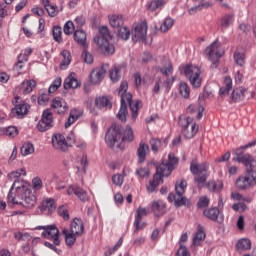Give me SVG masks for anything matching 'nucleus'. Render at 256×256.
I'll return each mask as SVG.
<instances>
[{
	"mask_svg": "<svg viewBox=\"0 0 256 256\" xmlns=\"http://www.w3.org/2000/svg\"><path fill=\"white\" fill-rule=\"evenodd\" d=\"M61 87V78H56L54 82L50 85L48 93H55Z\"/></svg>",
	"mask_w": 256,
	"mask_h": 256,
	"instance_id": "56",
	"label": "nucleus"
},
{
	"mask_svg": "<svg viewBox=\"0 0 256 256\" xmlns=\"http://www.w3.org/2000/svg\"><path fill=\"white\" fill-rule=\"evenodd\" d=\"M133 129L129 126L126 127L123 136V127L121 125L113 124L112 128L108 130L106 134V143L107 145L113 149L117 143H123V141H133Z\"/></svg>",
	"mask_w": 256,
	"mask_h": 256,
	"instance_id": "2",
	"label": "nucleus"
},
{
	"mask_svg": "<svg viewBox=\"0 0 256 256\" xmlns=\"http://www.w3.org/2000/svg\"><path fill=\"white\" fill-rule=\"evenodd\" d=\"M72 233L75 235H83V231H85V226L83 225V221L81 219L75 218L70 224V229Z\"/></svg>",
	"mask_w": 256,
	"mask_h": 256,
	"instance_id": "23",
	"label": "nucleus"
},
{
	"mask_svg": "<svg viewBox=\"0 0 256 256\" xmlns=\"http://www.w3.org/2000/svg\"><path fill=\"white\" fill-rule=\"evenodd\" d=\"M37 82L35 80H25L21 84V89L24 95H29L35 89Z\"/></svg>",
	"mask_w": 256,
	"mask_h": 256,
	"instance_id": "30",
	"label": "nucleus"
},
{
	"mask_svg": "<svg viewBox=\"0 0 256 256\" xmlns=\"http://www.w3.org/2000/svg\"><path fill=\"white\" fill-rule=\"evenodd\" d=\"M173 25H175V20L173 18H165L164 22L160 26L161 33H167Z\"/></svg>",
	"mask_w": 256,
	"mask_h": 256,
	"instance_id": "40",
	"label": "nucleus"
},
{
	"mask_svg": "<svg viewBox=\"0 0 256 256\" xmlns=\"http://www.w3.org/2000/svg\"><path fill=\"white\" fill-rule=\"evenodd\" d=\"M179 125L182 128V134L186 139H193V137L197 135V131H199V126H197V123L191 117H180Z\"/></svg>",
	"mask_w": 256,
	"mask_h": 256,
	"instance_id": "8",
	"label": "nucleus"
},
{
	"mask_svg": "<svg viewBox=\"0 0 256 256\" xmlns=\"http://www.w3.org/2000/svg\"><path fill=\"white\" fill-rule=\"evenodd\" d=\"M205 231L203 230V226L200 224L198 225L195 237L193 239V244L194 245H200L201 241H205Z\"/></svg>",
	"mask_w": 256,
	"mask_h": 256,
	"instance_id": "34",
	"label": "nucleus"
},
{
	"mask_svg": "<svg viewBox=\"0 0 256 256\" xmlns=\"http://www.w3.org/2000/svg\"><path fill=\"white\" fill-rule=\"evenodd\" d=\"M186 187H187V181L181 180L179 183H176V186H175L176 195L173 193H170L168 195V201H170V203L174 201L175 207H183V205L186 207H189L190 205L189 199L183 196L185 194Z\"/></svg>",
	"mask_w": 256,
	"mask_h": 256,
	"instance_id": "6",
	"label": "nucleus"
},
{
	"mask_svg": "<svg viewBox=\"0 0 256 256\" xmlns=\"http://www.w3.org/2000/svg\"><path fill=\"white\" fill-rule=\"evenodd\" d=\"M236 249L238 252L249 251L251 249V240L247 238L240 239L236 244Z\"/></svg>",
	"mask_w": 256,
	"mask_h": 256,
	"instance_id": "31",
	"label": "nucleus"
},
{
	"mask_svg": "<svg viewBox=\"0 0 256 256\" xmlns=\"http://www.w3.org/2000/svg\"><path fill=\"white\" fill-rule=\"evenodd\" d=\"M204 215L207 217V219H210V221H218V223H223V216H221V212L217 207L204 210Z\"/></svg>",
	"mask_w": 256,
	"mask_h": 256,
	"instance_id": "20",
	"label": "nucleus"
},
{
	"mask_svg": "<svg viewBox=\"0 0 256 256\" xmlns=\"http://www.w3.org/2000/svg\"><path fill=\"white\" fill-rule=\"evenodd\" d=\"M74 40L80 47L83 49H87V34L83 30H76L74 32Z\"/></svg>",
	"mask_w": 256,
	"mask_h": 256,
	"instance_id": "26",
	"label": "nucleus"
},
{
	"mask_svg": "<svg viewBox=\"0 0 256 256\" xmlns=\"http://www.w3.org/2000/svg\"><path fill=\"white\" fill-rule=\"evenodd\" d=\"M151 211L156 217H161V215H165L167 213V205L163 200H154L151 203Z\"/></svg>",
	"mask_w": 256,
	"mask_h": 256,
	"instance_id": "18",
	"label": "nucleus"
},
{
	"mask_svg": "<svg viewBox=\"0 0 256 256\" xmlns=\"http://www.w3.org/2000/svg\"><path fill=\"white\" fill-rule=\"evenodd\" d=\"M13 105L15 106L12 109L13 117H17L18 119H23L27 113H29V106L27 103L21 102V97L15 96L12 100Z\"/></svg>",
	"mask_w": 256,
	"mask_h": 256,
	"instance_id": "11",
	"label": "nucleus"
},
{
	"mask_svg": "<svg viewBox=\"0 0 256 256\" xmlns=\"http://www.w3.org/2000/svg\"><path fill=\"white\" fill-rule=\"evenodd\" d=\"M95 105L98 107V109H103V107H107L108 109H111L112 105L109 99L107 97H98L95 99Z\"/></svg>",
	"mask_w": 256,
	"mask_h": 256,
	"instance_id": "36",
	"label": "nucleus"
},
{
	"mask_svg": "<svg viewBox=\"0 0 256 256\" xmlns=\"http://www.w3.org/2000/svg\"><path fill=\"white\" fill-rule=\"evenodd\" d=\"M160 73H162V75L165 77H170L169 75L173 73V64L169 63L168 67H162L160 69Z\"/></svg>",
	"mask_w": 256,
	"mask_h": 256,
	"instance_id": "61",
	"label": "nucleus"
},
{
	"mask_svg": "<svg viewBox=\"0 0 256 256\" xmlns=\"http://www.w3.org/2000/svg\"><path fill=\"white\" fill-rule=\"evenodd\" d=\"M109 23L111 27L116 29L117 27H121L123 25V16L121 15H112L109 16Z\"/></svg>",
	"mask_w": 256,
	"mask_h": 256,
	"instance_id": "39",
	"label": "nucleus"
},
{
	"mask_svg": "<svg viewBox=\"0 0 256 256\" xmlns=\"http://www.w3.org/2000/svg\"><path fill=\"white\" fill-rule=\"evenodd\" d=\"M150 145H151L152 151H154V153H157V151H159L161 147V140L157 138H152L150 140Z\"/></svg>",
	"mask_w": 256,
	"mask_h": 256,
	"instance_id": "55",
	"label": "nucleus"
},
{
	"mask_svg": "<svg viewBox=\"0 0 256 256\" xmlns=\"http://www.w3.org/2000/svg\"><path fill=\"white\" fill-rule=\"evenodd\" d=\"M234 60L240 67L245 65V53L243 52H235L234 53Z\"/></svg>",
	"mask_w": 256,
	"mask_h": 256,
	"instance_id": "50",
	"label": "nucleus"
},
{
	"mask_svg": "<svg viewBox=\"0 0 256 256\" xmlns=\"http://www.w3.org/2000/svg\"><path fill=\"white\" fill-rule=\"evenodd\" d=\"M118 35L121 39H123L124 41H127V39H129V37L131 36V32L129 31V28L125 26L119 27Z\"/></svg>",
	"mask_w": 256,
	"mask_h": 256,
	"instance_id": "46",
	"label": "nucleus"
},
{
	"mask_svg": "<svg viewBox=\"0 0 256 256\" xmlns=\"http://www.w3.org/2000/svg\"><path fill=\"white\" fill-rule=\"evenodd\" d=\"M207 187L209 191H221L223 189V182H218V184L215 181H210L207 184Z\"/></svg>",
	"mask_w": 256,
	"mask_h": 256,
	"instance_id": "51",
	"label": "nucleus"
},
{
	"mask_svg": "<svg viewBox=\"0 0 256 256\" xmlns=\"http://www.w3.org/2000/svg\"><path fill=\"white\" fill-rule=\"evenodd\" d=\"M62 234L64 235L67 247H73L75 245V242L77 241V237H79L77 234L67 228H63Z\"/></svg>",
	"mask_w": 256,
	"mask_h": 256,
	"instance_id": "21",
	"label": "nucleus"
},
{
	"mask_svg": "<svg viewBox=\"0 0 256 256\" xmlns=\"http://www.w3.org/2000/svg\"><path fill=\"white\" fill-rule=\"evenodd\" d=\"M109 75H110L111 81H113V83H117V81H119L121 79V68L114 66L110 70Z\"/></svg>",
	"mask_w": 256,
	"mask_h": 256,
	"instance_id": "41",
	"label": "nucleus"
},
{
	"mask_svg": "<svg viewBox=\"0 0 256 256\" xmlns=\"http://www.w3.org/2000/svg\"><path fill=\"white\" fill-rule=\"evenodd\" d=\"M246 93H247L246 88H244V87L236 88L233 90V92L231 94V99L235 103H237V101H243V99H245Z\"/></svg>",
	"mask_w": 256,
	"mask_h": 256,
	"instance_id": "28",
	"label": "nucleus"
},
{
	"mask_svg": "<svg viewBox=\"0 0 256 256\" xmlns=\"http://www.w3.org/2000/svg\"><path fill=\"white\" fill-rule=\"evenodd\" d=\"M99 33L101 36H96L94 42L100 47V51L103 55H113V53H115V46L109 43V39H111L109 28L102 26L99 28Z\"/></svg>",
	"mask_w": 256,
	"mask_h": 256,
	"instance_id": "4",
	"label": "nucleus"
},
{
	"mask_svg": "<svg viewBox=\"0 0 256 256\" xmlns=\"http://www.w3.org/2000/svg\"><path fill=\"white\" fill-rule=\"evenodd\" d=\"M73 31H75V25L73 24V22H71V21L66 22L64 25L65 35H71V33H73Z\"/></svg>",
	"mask_w": 256,
	"mask_h": 256,
	"instance_id": "60",
	"label": "nucleus"
},
{
	"mask_svg": "<svg viewBox=\"0 0 256 256\" xmlns=\"http://www.w3.org/2000/svg\"><path fill=\"white\" fill-rule=\"evenodd\" d=\"M177 163H179V158H177L174 153H170L168 155V160H163L156 169L163 173V177H169Z\"/></svg>",
	"mask_w": 256,
	"mask_h": 256,
	"instance_id": "9",
	"label": "nucleus"
},
{
	"mask_svg": "<svg viewBox=\"0 0 256 256\" xmlns=\"http://www.w3.org/2000/svg\"><path fill=\"white\" fill-rule=\"evenodd\" d=\"M235 19V14H226L221 18V27L223 29H227L229 25H233V21Z\"/></svg>",
	"mask_w": 256,
	"mask_h": 256,
	"instance_id": "37",
	"label": "nucleus"
},
{
	"mask_svg": "<svg viewBox=\"0 0 256 256\" xmlns=\"http://www.w3.org/2000/svg\"><path fill=\"white\" fill-rule=\"evenodd\" d=\"M163 177V172H160L159 169L156 168V173L153 176V180H151L146 187L148 193H155V191H157L159 184L163 183Z\"/></svg>",
	"mask_w": 256,
	"mask_h": 256,
	"instance_id": "15",
	"label": "nucleus"
},
{
	"mask_svg": "<svg viewBox=\"0 0 256 256\" xmlns=\"http://www.w3.org/2000/svg\"><path fill=\"white\" fill-rule=\"evenodd\" d=\"M27 175V171L25 169L21 168L15 171H12L10 174H8V179L10 181H17L19 177Z\"/></svg>",
	"mask_w": 256,
	"mask_h": 256,
	"instance_id": "43",
	"label": "nucleus"
},
{
	"mask_svg": "<svg viewBox=\"0 0 256 256\" xmlns=\"http://www.w3.org/2000/svg\"><path fill=\"white\" fill-rule=\"evenodd\" d=\"M209 7H211V3L203 2L197 6L190 8L189 13H190V15H193V13H195L197 11H201V9H209Z\"/></svg>",
	"mask_w": 256,
	"mask_h": 256,
	"instance_id": "49",
	"label": "nucleus"
},
{
	"mask_svg": "<svg viewBox=\"0 0 256 256\" xmlns=\"http://www.w3.org/2000/svg\"><path fill=\"white\" fill-rule=\"evenodd\" d=\"M53 127V113L51 110L46 109L42 113V117L37 124V129L40 133H45V131H49Z\"/></svg>",
	"mask_w": 256,
	"mask_h": 256,
	"instance_id": "12",
	"label": "nucleus"
},
{
	"mask_svg": "<svg viewBox=\"0 0 256 256\" xmlns=\"http://www.w3.org/2000/svg\"><path fill=\"white\" fill-rule=\"evenodd\" d=\"M82 58H83L84 63H87V65H91V63H93V54L87 52V50H85V49L82 52Z\"/></svg>",
	"mask_w": 256,
	"mask_h": 256,
	"instance_id": "57",
	"label": "nucleus"
},
{
	"mask_svg": "<svg viewBox=\"0 0 256 256\" xmlns=\"http://www.w3.org/2000/svg\"><path fill=\"white\" fill-rule=\"evenodd\" d=\"M61 56L63 57V59L60 63V68L67 69V67H69V65L71 64V52H69V50H63L61 52Z\"/></svg>",
	"mask_w": 256,
	"mask_h": 256,
	"instance_id": "33",
	"label": "nucleus"
},
{
	"mask_svg": "<svg viewBox=\"0 0 256 256\" xmlns=\"http://www.w3.org/2000/svg\"><path fill=\"white\" fill-rule=\"evenodd\" d=\"M32 187L33 189H35V191H40V189L43 188V181L41 180V178L39 177L33 178Z\"/></svg>",
	"mask_w": 256,
	"mask_h": 256,
	"instance_id": "59",
	"label": "nucleus"
},
{
	"mask_svg": "<svg viewBox=\"0 0 256 256\" xmlns=\"http://www.w3.org/2000/svg\"><path fill=\"white\" fill-rule=\"evenodd\" d=\"M21 155H23V157H27V155H31L32 153H35V147L33 146L32 143H25L21 149Z\"/></svg>",
	"mask_w": 256,
	"mask_h": 256,
	"instance_id": "42",
	"label": "nucleus"
},
{
	"mask_svg": "<svg viewBox=\"0 0 256 256\" xmlns=\"http://www.w3.org/2000/svg\"><path fill=\"white\" fill-rule=\"evenodd\" d=\"M207 169H209V165L207 163H197L192 162L190 165V171L193 175H203V173H207Z\"/></svg>",
	"mask_w": 256,
	"mask_h": 256,
	"instance_id": "22",
	"label": "nucleus"
},
{
	"mask_svg": "<svg viewBox=\"0 0 256 256\" xmlns=\"http://www.w3.org/2000/svg\"><path fill=\"white\" fill-rule=\"evenodd\" d=\"M52 109L63 115V113H67V103L61 98H55L52 100Z\"/></svg>",
	"mask_w": 256,
	"mask_h": 256,
	"instance_id": "24",
	"label": "nucleus"
},
{
	"mask_svg": "<svg viewBox=\"0 0 256 256\" xmlns=\"http://www.w3.org/2000/svg\"><path fill=\"white\" fill-rule=\"evenodd\" d=\"M197 207L199 209H205V207H209V198L205 196L201 197L197 203Z\"/></svg>",
	"mask_w": 256,
	"mask_h": 256,
	"instance_id": "62",
	"label": "nucleus"
},
{
	"mask_svg": "<svg viewBox=\"0 0 256 256\" xmlns=\"http://www.w3.org/2000/svg\"><path fill=\"white\" fill-rule=\"evenodd\" d=\"M58 215L65 221H69V210L67 209V206H60L58 208Z\"/></svg>",
	"mask_w": 256,
	"mask_h": 256,
	"instance_id": "54",
	"label": "nucleus"
},
{
	"mask_svg": "<svg viewBox=\"0 0 256 256\" xmlns=\"http://www.w3.org/2000/svg\"><path fill=\"white\" fill-rule=\"evenodd\" d=\"M112 182L114 183V185H117L118 187H121V185H123V175L115 174L112 177Z\"/></svg>",
	"mask_w": 256,
	"mask_h": 256,
	"instance_id": "63",
	"label": "nucleus"
},
{
	"mask_svg": "<svg viewBox=\"0 0 256 256\" xmlns=\"http://www.w3.org/2000/svg\"><path fill=\"white\" fill-rule=\"evenodd\" d=\"M52 147L56 149V151L65 153V151L69 149V144L63 134H54L52 135Z\"/></svg>",
	"mask_w": 256,
	"mask_h": 256,
	"instance_id": "13",
	"label": "nucleus"
},
{
	"mask_svg": "<svg viewBox=\"0 0 256 256\" xmlns=\"http://www.w3.org/2000/svg\"><path fill=\"white\" fill-rule=\"evenodd\" d=\"M136 175L140 179H147V177H149V175H151V171L149 170V168L141 167L136 170Z\"/></svg>",
	"mask_w": 256,
	"mask_h": 256,
	"instance_id": "48",
	"label": "nucleus"
},
{
	"mask_svg": "<svg viewBox=\"0 0 256 256\" xmlns=\"http://www.w3.org/2000/svg\"><path fill=\"white\" fill-rule=\"evenodd\" d=\"M53 38L57 41V43H61L63 41L62 35V29L61 26H54L52 30Z\"/></svg>",
	"mask_w": 256,
	"mask_h": 256,
	"instance_id": "47",
	"label": "nucleus"
},
{
	"mask_svg": "<svg viewBox=\"0 0 256 256\" xmlns=\"http://www.w3.org/2000/svg\"><path fill=\"white\" fill-rule=\"evenodd\" d=\"M76 195V197H78V199L80 201H83V203H85V201H89V195H87V191L83 190L80 187H74V186H70L67 189V195Z\"/></svg>",
	"mask_w": 256,
	"mask_h": 256,
	"instance_id": "19",
	"label": "nucleus"
},
{
	"mask_svg": "<svg viewBox=\"0 0 256 256\" xmlns=\"http://www.w3.org/2000/svg\"><path fill=\"white\" fill-rule=\"evenodd\" d=\"M79 87V81L71 74L64 80V89H77Z\"/></svg>",
	"mask_w": 256,
	"mask_h": 256,
	"instance_id": "32",
	"label": "nucleus"
},
{
	"mask_svg": "<svg viewBox=\"0 0 256 256\" xmlns=\"http://www.w3.org/2000/svg\"><path fill=\"white\" fill-rule=\"evenodd\" d=\"M225 51L221 48V43L215 40L205 49V55L212 62L211 69H217L219 67V59L223 57Z\"/></svg>",
	"mask_w": 256,
	"mask_h": 256,
	"instance_id": "7",
	"label": "nucleus"
},
{
	"mask_svg": "<svg viewBox=\"0 0 256 256\" xmlns=\"http://www.w3.org/2000/svg\"><path fill=\"white\" fill-rule=\"evenodd\" d=\"M143 217H147V209L139 207L136 211V225L143 219Z\"/></svg>",
	"mask_w": 256,
	"mask_h": 256,
	"instance_id": "52",
	"label": "nucleus"
},
{
	"mask_svg": "<svg viewBox=\"0 0 256 256\" xmlns=\"http://www.w3.org/2000/svg\"><path fill=\"white\" fill-rule=\"evenodd\" d=\"M232 209L240 213H245V211H247V205L243 202L235 203L232 205Z\"/></svg>",
	"mask_w": 256,
	"mask_h": 256,
	"instance_id": "58",
	"label": "nucleus"
},
{
	"mask_svg": "<svg viewBox=\"0 0 256 256\" xmlns=\"http://www.w3.org/2000/svg\"><path fill=\"white\" fill-rule=\"evenodd\" d=\"M146 38H147V23L142 22L135 27L134 34L132 35V40L145 41Z\"/></svg>",
	"mask_w": 256,
	"mask_h": 256,
	"instance_id": "14",
	"label": "nucleus"
},
{
	"mask_svg": "<svg viewBox=\"0 0 256 256\" xmlns=\"http://www.w3.org/2000/svg\"><path fill=\"white\" fill-rule=\"evenodd\" d=\"M30 188H31V186H29L28 184L14 180V183H13L9 193H12L11 197H21V195H23ZM14 190L16 191V195L13 192ZM13 195H15V196H13Z\"/></svg>",
	"mask_w": 256,
	"mask_h": 256,
	"instance_id": "17",
	"label": "nucleus"
},
{
	"mask_svg": "<svg viewBox=\"0 0 256 256\" xmlns=\"http://www.w3.org/2000/svg\"><path fill=\"white\" fill-rule=\"evenodd\" d=\"M224 85L225 86H222L219 90L220 97H225V96L229 95V91H231V89H233V80L231 79V77L226 76L224 78Z\"/></svg>",
	"mask_w": 256,
	"mask_h": 256,
	"instance_id": "27",
	"label": "nucleus"
},
{
	"mask_svg": "<svg viewBox=\"0 0 256 256\" xmlns=\"http://www.w3.org/2000/svg\"><path fill=\"white\" fill-rule=\"evenodd\" d=\"M147 153H149V145L145 144L144 142H140L137 149L138 163H145V159H147Z\"/></svg>",
	"mask_w": 256,
	"mask_h": 256,
	"instance_id": "25",
	"label": "nucleus"
},
{
	"mask_svg": "<svg viewBox=\"0 0 256 256\" xmlns=\"http://www.w3.org/2000/svg\"><path fill=\"white\" fill-rule=\"evenodd\" d=\"M4 135H6V137H17L19 131L17 130V127L15 126H9L7 128H3L2 129Z\"/></svg>",
	"mask_w": 256,
	"mask_h": 256,
	"instance_id": "45",
	"label": "nucleus"
},
{
	"mask_svg": "<svg viewBox=\"0 0 256 256\" xmlns=\"http://www.w3.org/2000/svg\"><path fill=\"white\" fill-rule=\"evenodd\" d=\"M127 89H129V84L127 81L121 82L118 89V94L121 97V107L117 114V118L122 121V123L127 121V103L130 107V110L132 111L133 119H137V115H139V109L143 107V102L140 100L133 101V94L127 92Z\"/></svg>",
	"mask_w": 256,
	"mask_h": 256,
	"instance_id": "1",
	"label": "nucleus"
},
{
	"mask_svg": "<svg viewBox=\"0 0 256 256\" xmlns=\"http://www.w3.org/2000/svg\"><path fill=\"white\" fill-rule=\"evenodd\" d=\"M37 229H43L42 237L44 239H50L54 245H61V239L59 238V229L55 225L38 226Z\"/></svg>",
	"mask_w": 256,
	"mask_h": 256,
	"instance_id": "10",
	"label": "nucleus"
},
{
	"mask_svg": "<svg viewBox=\"0 0 256 256\" xmlns=\"http://www.w3.org/2000/svg\"><path fill=\"white\" fill-rule=\"evenodd\" d=\"M179 93L184 99H189V96L191 95V88H189V84L186 82H180Z\"/></svg>",
	"mask_w": 256,
	"mask_h": 256,
	"instance_id": "35",
	"label": "nucleus"
},
{
	"mask_svg": "<svg viewBox=\"0 0 256 256\" xmlns=\"http://www.w3.org/2000/svg\"><path fill=\"white\" fill-rule=\"evenodd\" d=\"M176 256H191V254H189V250H187V247H185L183 244H180Z\"/></svg>",
	"mask_w": 256,
	"mask_h": 256,
	"instance_id": "64",
	"label": "nucleus"
},
{
	"mask_svg": "<svg viewBox=\"0 0 256 256\" xmlns=\"http://www.w3.org/2000/svg\"><path fill=\"white\" fill-rule=\"evenodd\" d=\"M12 192L8 193V203L12 205H21L25 209H33L37 204V196L31 192V188L26 190L20 196H11Z\"/></svg>",
	"mask_w": 256,
	"mask_h": 256,
	"instance_id": "5",
	"label": "nucleus"
},
{
	"mask_svg": "<svg viewBox=\"0 0 256 256\" xmlns=\"http://www.w3.org/2000/svg\"><path fill=\"white\" fill-rule=\"evenodd\" d=\"M196 176L194 177V181L197 185V187H199V189H201V187H203V185H205V182L207 181V173H203V174H195Z\"/></svg>",
	"mask_w": 256,
	"mask_h": 256,
	"instance_id": "44",
	"label": "nucleus"
},
{
	"mask_svg": "<svg viewBox=\"0 0 256 256\" xmlns=\"http://www.w3.org/2000/svg\"><path fill=\"white\" fill-rule=\"evenodd\" d=\"M163 5H165V2L163 0H155L148 5V9L150 11H155V9H161Z\"/></svg>",
	"mask_w": 256,
	"mask_h": 256,
	"instance_id": "53",
	"label": "nucleus"
},
{
	"mask_svg": "<svg viewBox=\"0 0 256 256\" xmlns=\"http://www.w3.org/2000/svg\"><path fill=\"white\" fill-rule=\"evenodd\" d=\"M106 73H107V71L105 70V67H103V66L95 68L90 73L91 83H93L94 85H99V83H101L103 81V79L105 78Z\"/></svg>",
	"mask_w": 256,
	"mask_h": 256,
	"instance_id": "16",
	"label": "nucleus"
},
{
	"mask_svg": "<svg viewBox=\"0 0 256 256\" xmlns=\"http://www.w3.org/2000/svg\"><path fill=\"white\" fill-rule=\"evenodd\" d=\"M188 113L191 115L198 113L197 114V119H201L203 117V111H205V108L202 105H199L198 107L195 105H190L187 108Z\"/></svg>",
	"mask_w": 256,
	"mask_h": 256,
	"instance_id": "38",
	"label": "nucleus"
},
{
	"mask_svg": "<svg viewBox=\"0 0 256 256\" xmlns=\"http://www.w3.org/2000/svg\"><path fill=\"white\" fill-rule=\"evenodd\" d=\"M55 200L46 199L41 203L40 211H48V213H53L56 209Z\"/></svg>",
	"mask_w": 256,
	"mask_h": 256,
	"instance_id": "29",
	"label": "nucleus"
},
{
	"mask_svg": "<svg viewBox=\"0 0 256 256\" xmlns=\"http://www.w3.org/2000/svg\"><path fill=\"white\" fill-rule=\"evenodd\" d=\"M181 75H184L186 79L190 81V84L195 89L201 87L203 83V78L201 77V68L193 64H186L179 67Z\"/></svg>",
	"mask_w": 256,
	"mask_h": 256,
	"instance_id": "3",
	"label": "nucleus"
}]
</instances>
